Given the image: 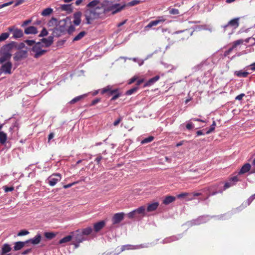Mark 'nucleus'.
I'll return each mask as SVG.
<instances>
[{
  "label": "nucleus",
  "instance_id": "nucleus-30",
  "mask_svg": "<svg viewBox=\"0 0 255 255\" xmlns=\"http://www.w3.org/2000/svg\"><path fill=\"white\" fill-rule=\"evenodd\" d=\"M135 212L136 216L137 215H141L142 216L145 215V208L144 206H140L136 209L134 210Z\"/></svg>",
  "mask_w": 255,
  "mask_h": 255
},
{
  "label": "nucleus",
  "instance_id": "nucleus-5",
  "mask_svg": "<svg viewBox=\"0 0 255 255\" xmlns=\"http://www.w3.org/2000/svg\"><path fill=\"white\" fill-rule=\"evenodd\" d=\"M194 30L191 29H187L182 31H178L175 32L176 39L178 41H183L187 40L192 35Z\"/></svg>",
  "mask_w": 255,
  "mask_h": 255
},
{
  "label": "nucleus",
  "instance_id": "nucleus-53",
  "mask_svg": "<svg viewBox=\"0 0 255 255\" xmlns=\"http://www.w3.org/2000/svg\"><path fill=\"white\" fill-rule=\"evenodd\" d=\"M238 178L237 176H233L230 178L229 181H231L232 183H233L235 184V183H236L238 181Z\"/></svg>",
  "mask_w": 255,
  "mask_h": 255
},
{
  "label": "nucleus",
  "instance_id": "nucleus-62",
  "mask_svg": "<svg viewBox=\"0 0 255 255\" xmlns=\"http://www.w3.org/2000/svg\"><path fill=\"white\" fill-rule=\"evenodd\" d=\"M24 1V0H17L14 4V6H17L22 4Z\"/></svg>",
  "mask_w": 255,
  "mask_h": 255
},
{
  "label": "nucleus",
  "instance_id": "nucleus-14",
  "mask_svg": "<svg viewBox=\"0 0 255 255\" xmlns=\"http://www.w3.org/2000/svg\"><path fill=\"white\" fill-rule=\"evenodd\" d=\"M125 214L124 213H119L115 214L112 219L113 223L116 224L121 222L124 217Z\"/></svg>",
  "mask_w": 255,
  "mask_h": 255
},
{
  "label": "nucleus",
  "instance_id": "nucleus-28",
  "mask_svg": "<svg viewBox=\"0 0 255 255\" xmlns=\"http://www.w3.org/2000/svg\"><path fill=\"white\" fill-rule=\"evenodd\" d=\"M159 206L158 202H154L152 204H149L147 208L148 212H152L155 211Z\"/></svg>",
  "mask_w": 255,
  "mask_h": 255
},
{
  "label": "nucleus",
  "instance_id": "nucleus-29",
  "mask_svg": "<svg viewBox=\"0 0 255 255\" xmlns=\"http://www.w3.org/2000/svg\"><path fill=\"white\" fill-rule=\"evenodd\" d=\"M87 33L85 31H81L75 37H74L73 41H77L82 39L86 35Z\"/></svg>",
  "mask_w": 255,
  "mask_h": 255
},
{
  "label": "nucleus",
  "instance_id": "nucleus-36",
  "mask_svg": "<svg viewBox=\"0 0 255 255\" xmlns=\"http://www.w3.org/2000/svg\"><path fill=\"white\" fill-rule=\"evenodd\" d=\"M53 12V9L51 8H46L41 12V15L44 16L49 15Z\"/></svg>",
  "mask_w": 255,
  "mask_h": 255
},
{
  "label": "nucleus",
  "instance_id": "nucleus-59",
  "mask_svg": "<svg viewBox=\"0 0 255 255\" xmlns=\"http://www.w3.org/2000/svg\"><path fill=\"white\" fill-rule=\"evenodd\" d=\"M31 22V19H29L26 20L23 22L22 24H21V26H22V27L25 26L26 25H28V24L30 23Z\"/></svg>",
  "mask_w": 255,
  "mask_h": 255
},
{
  "label": "nucleus",
  "instance_id": "nucleus-8",
  "mask_svg": "<svg viewBox=\"0 0 255 255\" xmlns=\"http://www.w3.org/2000/svg\"><path fill=\"white\" fill-rule=\"evenodd\" d=\"M61 175L59 173L53 174L48 177V183L50 186H53L61 180Z\"/></svg>",
  "mask_w": 255,
  "mask_h": 255
},
{
  "label": "nucleus",
  "instance_id": "nucleus-40",
  "mask_svg": "<svg viewBox=\"0 0 255 255\" xmlns=\"http://www.w3.org/2000/svg\"><path fill=\"white\" fill-rule=\"evenodd\" d=\"M138 87L137 86L134 87L128 90L126 92V94L127 95H131V94H132L134 93H135V92H136L137 90H138Z\"/></svg>",
  "mask_w": 255,
  "mask_h": 255
},
{
  "label": "nucleus",
  "instance_id": "nucleus-60",
  "mask_svg": "<svg viewBox=\"0 0 255 255\" xmlns=\"http://www.w3.org/2000/svg\"><path fill=\"white\" fill-rule=\"evenodd\" d=\"M78 182H73L72 183H70V184H67V185H65L63 186L64 188L65 189H67V188H70L72 186L75 185V184L76 183H78Z\"/></svg>",
  "mask_w": 255,
  "mask_h": 255
},
{
  "label": "nucleus",
  "instance_id": "nucleus-39",
  "mask_svg": "<svg viewBox=\"0 0 255 255\" xmlns=\"http://www.w3.org/2000/svg\"><path fill=\"white\" fill-rule=\"evenodd\" d=\"M140 3V1L139 0H133L129 2H128L127 4H126V6H132L136 5L137 4H138Z\"/></svg>",
  "mask_w": 255,
  "mask_h": 255
},
{
  "label": "nucleus",
  "instance_id": "nucleus-6",
  "mask_svg": "<svg viewBox=\"0 0 255 255\" xmlns=\"http://www.w3.org/2000/svg\"><path fill=\"white\" fill-rule=\"evenodd\" d=\"M126 6V4L121 5L120 3H115L110 5L107 7H104L105 14L109 11H112V14H115L121 11Z\"/></svg>",
  "mask_w": 255,
  "mask_h": 255
},
{
  "label": "nucleus",
  "instance_id": "nucleus-64",
  "mask_svg": "<svg viewBox=\"0 0 255 255\" xmlns=\"http://www.w3.org/2000/svg\"><path fill=\"white\" fill-rule=\"evenodd\" d=\"M254 199H255V194L251 196L248 200L249 204H250Z\"/></svg>",
  "mask_w": 255,
  "mask_h": 255
},
{
  "label": "nucleus",
  "instance_id": "nucleus-15",
  "mask_svg": "<svg viewBox=\"0 0 255 255\" xmlns=\"http://www.w3.org/2000/svg\"><path fill=\"white\" fill-rule=\"evenodd\" d=\"M106 225L105 221H101L94 224V230L95 232H99Z\"/></svg>",
  "mask_w": 255,
  "mask_h": 255
},
{
  "label": "nucleus",
  "instance_id": "nucleus-38",
  "mask_svg": "<svg viewBox=\"0 0 255 255\" xmlns=\"http://www.w3.org/2000/svg\"><path fill=\"white\" fill-rule=\"evenodd\" d=\"M46 52V50L41 49L40 51H38L37 53H35L33 57L35 58H38L42 55H44Z\"/></svg>",
  "mask_w": 255,
  "mask_h": 255
},
{
  "label": "nucleus",
  "instance_id": "nucleus-61",
  "mask_svg": "<svg viewBox=\"0 0 255 255\" xmlns=\"http://www.w3.org/2000/svg\"><path fill=\"white\" fill-rule=\"evenodd\" d=\"M137 79V77H136V76L133 77L129 80V81L128 82V84H131L134 83L135 81H136Z\"/></svg>",
  "mask_w": 255,
  "mask_h": 255
},
{
  "label": "nucleus",
  "instance_id": "nucleus-37",
  "mask_svg": "<svg viewBox=\"0 0 255 255\" xmlns=\"http://www.w3.org/2000/svg\"><path fill=\"white\" fill-rule=\"evenodd\" d=\"M41 50V43L40 42H38L36 43L32 48V51L34 52L35 53H37L38 51Z\"/></svg>",
  "mask_w": 255,
  "mask_h": 255
},
{
  "label": "nucleus",
  "instance_id": "nucleus-47",
  "mask_svg": "<svg viewBox=\"0 0 255 255\" xmlns=\"http://www.w3.org/2000/svg\"><path fill=\"white\" fill-rule=\"evenodd\" d=\"M128 217L129 219H132L134 218L137 217V216H136L135 212H134V210H133L128 214Z\"/></svg>",
  "mask_w": 255,
  "mask_h": 255
},
{
  "label": "nucleus",
  "instance_id": "nucleus-4",
  "mask_svg": "<svg viewBox=\"0 0 255 255\" xmlns=\"http://www.w3.org/2000/svg\"><path fill=\"white\" fill-rule=\"evenodd\" d=\"M239 19L240 18H234L229 21L227 24L222 26V27L223 29L224 32L230 30L231 32L229 34L231 35L233 34L234 32V30L239 26Z\"/></svg>",
  "mask_w": 255,
  "mask_h": 255
},
{
  "label": "nucleus",
  "instance_id": "nucleus-41",
  "mask_svg": "<svg viewBox=\"0 0 255 255\" xmlns=\"http://www.w3.org/2000/svg\"><path fill=\"white\" fill-rule=\"evenodd\" d=\"M154 139V137L152 136H149L147 138H144L141 142L142 144H145L148 142H151Z\"/></svg>",
  "mask_w": 255,
  "mask_h": 255
},
{
  "label": "nucleus",
  "instance_id": "nucleus-24",
  "mask_svg": "<svg viewBox=\"0 0 255 255\" xmlns=\"http://www.w3.org/2000/svg\"><path fill=\"white\" fill-rule=\"evenodd\" d=\"M28 241L26 242H17L14 243V246L13 247L14 251H18L21 249L27 243Z\"/></svg>",
  "mask_w": 255,
  "mask_h": 255
},
{
  "label": "nucleus",
  "instance_id": "nucleus-35",
  "mask_svg": "<svg viewBox=\"0 0 255 255\" xmlns=\"http://www.w3.org/2000/svg\"><path fill=\"white\" fill-rule=\"evenodd\" d=\"M61 8L62 10L66 11L68 12H71L72 11L71 4H63L61 6Z\"/></svg>",
  "mask_w": 255,
  "mask_h": 255
},
{
  "label": "nucleus",
  "instance_id": "nucleus-55",
  "mask_svg": "<svg viewBox=\"0 0 255 255\" xmlns=\"http://www.w3.org/2000/svg\"><path fill=\"white\" fill-rule=\"evenodd\" d=\"M100 101H101V99H100V98H96V99L93 100L92 101V102L90 104V106H94V105L97 104L98 103H99Z\"/></svg>",
  "mask_w": 255,
  "mask_h": 255
},
{
  "label": "nucleus",
  "instance_id": "nucleus-10",
  "mask_svg": "<svg viewBox=\"0 0 255 255\" xmlns=\"http://www.w3.org/2000/svg\"><path fill=\"white\" fill-rule=\"evenodd\" d=\"M72 236L73 241L77 243H80L86 240V237L83 236L82 232L79 231H77L75 233H74Z\"/></svg>",
  "mask_w": 255,
  "mask_h": 255
},
{
  "label": "nucleus",
  "instance_id": "nucleus-21",
  "mask_svg": "<svg viewBox=\"0 0 255 255\" xmlns=\"http://www.w3.org/2000/svg\"><path fill=\"white\" fill-rule=\"evenodd\" d=\"M160 78L159 76L157 75L151 79H150L148 81H147L143 86V87H146L148 86H150L153 84L155 82L157 81Z\"/></svg>",
  "mask_w": 255,
  "mask_h": 255
},
{
  "label": "nucleus",
  "instance_id": "nucleus-58",
  "mask_svg": "<svg viewBox=\"0 0 255 255\" xmlns=\"http://www.w3.org/2000/svg\"><path fill=\"white\" fill-rule=\"evenodd\" d=\"M122 118L121 117L119 118L117 120H116L113 123L114 126H117L122 121Z\"/></svg>",
  "mask_w": 255,
  "mask_h": 255
},
{
  "label": "nucleus",
  "instance_id": "nucleus-42",
  "mask_svg": "<svg viewBox=\"0 0 255 255\" xmlns=\"http://www.w3.org/2000/svg\"><path fill=\"white\" fill-rule=\"evenodd\" d=\"M9 36V33L7 32L2 33L0 35V42L6 39Z\"/></svg>",
  "mask_w": 255,
  "mask_h": 255
},
{
  "label": "nucleus",
  "instance_id": "nucleus-23",
  "mask_svg": "<svg viewBox=\"0 0 255 255\" xmlns=\"http://www.w3.org/2000/svg\"><path fill=\"white\" fill-rule=\"evenodd\" d=\"M41 239V236L40 234H37L34 237V238L27 241L28 243L30 242L33 245H37L40 243Z\"/></svg>",
  "mask_w": 255,
  "mask_h": 255
},
{
  "label": "nucleus",
  "instance_id": "nucleus-49",
  "mask_svg": "<svg viewBox=\"0 0 255 255\" xmlns=\"http://www.w3.org/2000/svg\"><path fill=\"white\" fill-rule=\"evenodd\" d=\"M75 30V27L73 25H70L67 29V32L69 34H71Z\"/></svg>",
  "mask_w": 255,
  "mask_h": 255
},
{
  "label": "nucleus",
  "instance_id": "nucleus-43",
  "mask_svg": "<svg viewBox=\"0 0 255 255\" xmlns=\"http://www.w3.org/2000/svg\"><path fill=\"white\" fill-rule=\"evenodd\" d=\"M44 236L48 239H51L55 237V234L51 232H45L44 233Z\"/></svg>",
  "mask_w": 255,
  "mask_h": 255
},
{
  "label": "nucleus",
  "instance_id": "nucleus-48",
  "mask_svg": "<svg viewBox=\"0 0 255 255\" xmlns=\"http://www.w3.org/2000/svg\"><path fill=\"white\" fill-rule=\"evenodd\" d=\"M48 34V32L46 28H43L39 35V37H43L46 36Z\"/></svg>",
  "mask_w": 255,
  "mask_h": 255
},
{
  "label": "nucleus",
  "instance_id": "nucleus-33",
  "mask_svg": "<svg viewBox=\"0 0 255 255\" xmlns=\"http://www.w3.org/2000/svg\"><path fill=\"white\" fill-rule=\"evenodd\" d=\"M7 139V135L3 131H0V143L4 144Z\"/></svg>",
  "mask_w": 255,
  "mask_h": 255
},
{
  "label": "nucleus",
  "instance_id": "nucleus-50",
  "mask_svg": "<svg viewBox=\"0 0 255 255\" xmlns=\"http://www.w3.org/2000/svg\"><path fill=\"white\" fill-rule=\"evenodd\" d=\"M234 185V184L232 183L231 181L226 182L224 185V190H226L227 188L232 186Z\"/></svg>",
  "mask_w": 255,
  "mask_h": 255
},
{
  "label": "nucleus",
  "instance_id": "nucleus-9",
  "mask_svg": "<svg viewBox=\"0 0 255 255\" xmlns=\"http://www.w3.org/2000/svg\"><path fill=\"white\" fill-rule=\"evenodd\" d=\"M166 18L164 16H159L155 20L151 21L146 26L145 28H150L153 26H156L158 24L165 22Z\"/></svg>",
  "mask_w": 255,
  "mask_h": 255
},
{
  "label": "nucleus",
  "instance_id": "nucleus-56",
  "mask_svg": "<svg viewBox=\"0 0 255 255\" xmlns=\"http://www.w3.org/2000/svg\"><path fill=\"white\" fill-rule=\"evenodd\" d=\"M25 43L27 44L29 46H32L35 43V42L34 40H26L25 41Z\"/></svg>",
  "mask_w": 255,
  "mask_h": 255
},
{
  "label": "nucleus",
  "instance_id": "nucleus-45",
  "mask_svg": "<svg viewBox=\"0 0 255 255\" xmlns=\"http://www.w3.org/2000/svg\"><path fill=\"white\" fill-rule=\"evenodd\" d=\"M83 98V96H79L77 97H75L70 102V103L71 104H74L81 100Z\"/></svg>",
  "mask_w": 255,
  "mask_h": 255
},
{
  "label": "nucleus",
  "instance_id": "nucleus-25",
  "mask_svg": "<svg viewBox=\"0 0 255 255\" xmlns=\"http://www.w3.org/2000/svg\"><path fill=\"white\" fill-rule=\"evenodd\" d=\"M251 165L249 163H246L241 168L239 172V174H243L248 172L251 169Z\"/></svg>",
  "mask_w": 255,
  "mask_h": 255
},
{
  "label": "nucleus",
  "instance_id": "nucleus-31",
  "mask_svg": "<svg viewBox=\"0 0 255 255\" xmlns=\"http://www.w3.org/2000/svg\"><path fill=\"white\" fill-rule=\"evenodd\" d=\"M249 73L247 72L243 71L242 70L236 71L235 72L236 75L238 77L246 78L249 75Z\"/></svg>",
  "mask_w": 255,
  "mask_h": 255
},
{
  "label": "nucleus",
  "instance_id": "nucleus-7",
  "mask_svg": "<svg viewBox=\"0 0 255 255\" xmlns=\"http://www.w3.org/2000/svg\"><path fill=\"white\" fill-rule=\"evenodd\" d=\"M12 64L10 61H7L3 64L0 68V75L2 73L9 75L11 74L12 73Z\"/></svg>",
  "mask_w": 255,
  "mask_h": 255
},
{
  "label": "nucleus",
  "instance_id": "nucleus-19",
  "mask_svg": "<svg viewBox=\"0 0 255 255\" xmlns=\"http://www.w3.org/2000/svg\"><path fill=\"white\" fill-rule=\"evenodd\" d=\"M11 250V248L10 246L7 244H4L1 248V255H9L7 253L10 252Z\"/></svg>",
  "mask_w": 255,
  "mask_h": 255
},
{
  "label": "nucleus",
  "instance_id": "nucleus-13",
  "mask_svg": "<svg viewBox=\"0 0 255 255\" xmlns=\"http://www.w3.org/2000/svg\"><path fill=\"white\" fill-rule=\"evenodd\" d=\"M218 187L217 185H214L211 186H210L207 188V190L209 192V194L207 196L205 199H207L209 198L210 196H213L217 194L218 193H222V190L217 191V189Z\"/></svg>",
  "mask_w": 255,
  "mask_h": 255
},
{
  "label": "nucleus",
  "instance_id": "nucleus-54",
  "mask_svg": "<svg viewBox=\"0 0 255 255\" xmlns=\"http://www.w3.org/2000/svg\"><path fill=\"white\" fill-rule=\"evenodd\" d=\"M13 3L12 1H9L8 2L4 3L2 4H0V9L3 7L9 6Z\"/></svg>",
  "mask_w": 255,
  "mask_h": 255
},
{
  "label": "nucleus",
  "instance_id": "nucleus-34",
  "mask_svg": "<svg viewBox=\"0 0 255 255\" xmlns=\"http://www.w3.org/2000/svg\"><path fill=\"white\" fill-rule=\"evenodd\" d=\"M93 231V229L91 227H88L86 228L83 229L82 230V233L83 234V236H88L89 235L92 233Z\"/></svg>",
  "mask_w": 255,
  "mask_h": 255
},
{
  "label": "nucleus",
  "instance_id": "nucleus-18",
  "mask_svg": "<svg viewBox=\"0 0 255 255\" xmlns=\"http://www.w3.org/2000/svg\"><path fill=\"white\" fill-rule=\"evenodd\" d=\"M38 33L37 28L33 26H30L25 28L24 33L26 34H35Z\"/></svg>",
  "mask_w": 255,
  "mask_h": 255
},
{
  "label": "nucleus",
  "instance_id": "nucleus-46",
  "mask_svg": "<svg viewBox=\"0 0 255 255\" xmlns=\"http://www.w3.org/2000/svg\"><path fill=\"white\" fill-rule=\"evenodd\" d=\"M216 122L213 121L212 125L211 126L210 128L206 132V134H209L215 130L216 126Z\"/></svg>",
  "mask_w": 255,
  "mask_h": 255
},
{
  "label": "nucleus",
  "instance_id": "nucleus-17",
  "mask_svg": "<svg viewBox=\"0 0 255 255\" xmlns=\"http://www.w3.org/2000/svg\"><path fill=\"white\" fill-rule=\"evenodd\" d=\"M11 54L8 52H4L0 57V63L2 64L5 61H9Z\"/></svg>",
  "mask_w": 255,
  "mask_h": 255
},
{
  "label": "nucleus",
  "instance_id": "nucleus-16",
  "mask_svg": "<svg viewBox=\"0 0 255 255\" xmlns=\"http://www.w3.org/2000/svg\"><path fill=\"white\" fill-rule=\"evenodd\" d=\"M81 15H82V13L80 11L76 12L74 14V15H73L74 20H73V22L74 24V25H79L80 24L81 21Z\"/></svg>",
  "mask_w": 255,
  "mask_h": 255
},
{
  "label": "nucleus",
  "instance_id": "nucleus-52",
  "mask_svg": "<svg viewBox=\"0 0 255 255\" xmlns=\"http://www.w3.org/2000/svg\"><path fill=\"white\" fill-rule=\"evenodd\" d=\"M29 232L26 230H21L17 234L18 236H22L27 235Z\"/></svg>",
  "mask_w": 255,
  "mask_h": 255
},
{
  "label": "nucleus",
  "instance_id": "nucleus-26",
  "mask_svg": "<svg viewBox=\"0 0 255 255\" xmlns=\"http://www.w3.org/2000/svg\"><path fill=\"white\" fill-rule=\"evenodd\" d=\"M250 38L246 39L245 40H244L243 39H239L237 40H236L234 41L232 43V47L235 49L236 48L238 45H240L241 44H242L244 41L246 42H249Z\"/></svg>",
  "mask_w": 255,
  "mask_h": 255
},
{
  "label": "nucleus",
  "instance_id": "nucleus-32",
  "mask_svg": "<svg viewBox=\"0 0 255 255\" xmlns=\"http://www.w3.org/2000/svg\"><path fill=\"white\" fill-rule=\"evenodd\" d=\"M72 240L73 241V239H72V235H68V236H67L65 237H64L63 238L61 239L59 241V243L60 244H62L63 243H67L70 241Z\"/></svg>",
  "mask_w": 255,
  "mask_h": 255
},
{
  "label": "nucleus",
  "instance_id": "nucleus-57",
  "mask_svg": "<svg viewBox=\"0 0 255 255\" xmlns=\"http://www.w3.org/2000/svg\"><path fill=\"white\" fill-rule=\"evenodd\" d=\"M245 96V94H244V93H242L240 95H239L238 96H237L236 98H235V99L236 100H239V101H241L242 99H243V98Z\"/></svg>",
  "mask_w": 255,
  "mask_h": 255
},
{
  "label": "nucleus",
  "instance_id": "nucleus-1",
  "mask_svg": "<svg viewBox=\"0 0 255 255\" xmlns=\"http://www.w3.org/2000/svg\"><path fill=\"white\" fill-rule=\"evenodd\" d=\"M100 3L99 0H93L87 4L84 11L86 24H91L94 20L105 16L104 5L102 4L101 6H100L98 5Z\"/></svg>",
  "mask_w": 255,
  "mask_h": 255
},
{
  "label": "nucleus",
  "instance_id": "nucleus-22",
  "mask_svg": "<svg viewBox=\"0 0 255 255\" xmlns=\"http://www.w3.org/2000/svg\"><path fill=\"white\" fill-rule=\"evenodd\" d=\"M41 41L45 44V46L47 47L53 43V38L52 36H50L47 38H42Z\"/></svg>",
  "mask_w": 255,
  "mask_h": 255
},
{
  "label": "nucleus",
  "instance_id": "nucleus-27",
  "mask_svg": "<svg viewBox=\"0 0 255 255\" xmlns=\"http://www.w3.org/2000/svg\"><path fill=\"white\" fill-rule=\"evenodd\" d=\"M176 198L172 196H167L165 197V199L163 201V203L165 205H168L170 203L174 202Z\"/></svg>",
  "mask_w": 255,
  "mask_h": 255
},
{
  "label": "nucleus",
  "instance_id": "nucleus-63",
  "mask_svg": "<svg viewBox=\"0 0 255 255\" xmlns=\"http://www.w3.org/2000/svg\"><path fill=\"white\" fill-rule=\"evenodd\" d=\"M186 127L188 129L190 130L193 128V125L192 123H189L186 125Z\"/></svg>",
  "mask_w": 255,
  "mask_h": 255
},
{
  "label": "nucleus",
  "instance_id": "nucleus-12",
  "mask_svg": "<svg viewBox=\"0 0 255 255\" xmlns=\"http://www.w3.org/2000/svg\"><path fill=\"white\" fill-rule=\"evenodd\" d=\"M27 56V52L25 50H19L16 52L13 57V59L15 61H18L22 59L25 58Z\"/></svg>",
  "mask_w": 255,
  "mask_h": 255
},
{
  "label": "nucleus",
  "instance_id": "nucleus-3",
  "mask_svg": "<svg viewBox=\"0 0 255 255\" xmlns=\"http://www.w3.org/2000/svg\"><path fill=\"white\" fill-rule=\"evenodd\" d=\"M100 93L102 95L107 94V96L109 97L113 95L111 99V101L116 100L121 95V93L120 92L119 89H113V87L110 85H108L102 89Z\"/></svg>",
  "mask_w": 255,
  "mask_h": 255
},
{
  "label": "nucleus",
  "instance_id": "nucleus-2",
  "mask_svg": "<svg viewBox=\"0 0 255 255\" xmlns=\"http://www.w3.org/2000/svg\"><path fill=\"white\" fill-rule=\"evenodd\" d=\"M100 3L99 0H93L87 4L84 11L86 24H91L94 20L105 16L104 5L102 4L101 6H100L98 5Z\"/></svg>",
  "mask_w": 255,
  "mask_h": 255
},
{
  "label": "nucleus",
  "instance_id": "nucleus-20",
  "mask_svg": "<svg viewBox=\"0 0 255 255\" xmlns=\"http://www.w3.org/2000/svg\"><path fill=\"white\" fill-rule=\"evenodd\" d=\"M177 197L178 198H188V200H192L194 199L192 197V193H188V192H182L178 195H177Z\"/></svg>",
  "mask_w": 255,
  "mask_h": 255
},
{
  "label": "nucleus",
  "instance_id": "nucleus-51",
  "mask_svg": "<svg viewBox=\"0 0 255 255\" xmlns=\"http://www.w3.org/2000/svg\"><path fill=\"white\" fill-rule=\"evenodd\" d=\"M3 188H4V191L5 192L12 191L14 190V187L13 186L7 187L6 186H3Z\"/></svg>",
  "mask_w": 255,
  "mask_h": 255
},
{
  "label": "nucleus",
  "instance_id": "nucleus-11",
  "mask_svg": "<svg viewBox=\"0 0 255 255\" xmlns=\"http://www.w3.org/2000/svg\"><path fill=\"white\" fill-rule=\"evenodd\" d=\"M8 30L9 31H12L13 37L17 39L21 38L23 36V33L21 29L18 28H14L13 27H8Z\"/></svg>",
  "mask_w": 255,
  "mask_h": 255
},
{
  "label": "nucleus",
  "instance_id": "nucleus-44",
  "mask_svg": "<svg viewBox=\"0 0 255 255\" xmlns=\"http://www.w3.org/2000/svg\"><path fill=\"white\" fill-rule=\"evenodd\" d=\"M169 13L170 14H172V15H177V14H179V11L178 9L171 8V9H169Z\"/></svg>",
  "mask_w": 255,
  "mask_h": 255
}]
</instances>
